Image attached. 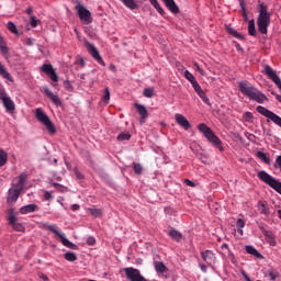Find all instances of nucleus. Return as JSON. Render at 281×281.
I'll list each match as a JSON object with an SVG mask.
<instances>
[{
  "label": "nucleus",
  "instance_id": "8",
  "mask_svg": "<svg viewBox=\"0 0 281 281\" xmlns=\"http://www.w3.org/2000/svg\"><path fill=\"white\" fill-rule=\"evenodd\" d=\"M41 69L43 74H46L53 82L58 81V74H56V70L52 64H44Z\"/></svg>",
  "mask_w": 281,
  "mask_h": 281
},
{
  "label": "nucleus",
  "instance_id": "45",
  "mask_svg": "<svg viewBox=\"0 0 281 281\" xmlns=\"http://www.w3.org/2000/svg\"><path fill=\"white\" fill-rule=\"evenodd\" d=\"M64 87H65L66 91H74V86H71V82H69V81H65Z\"/></svg>",
  "mask_w": 281,
  "mask_h": 281
},
{
  "label": "nucleus",
  "instance_id": "2",
  "mask_svg": "<svg viewBox=\"0 0 281 281\" xmlns=\"http://www.w3.org/2000/svg\"><path fill=\"white\" fill-rule=\"evenodd\" d=\"M257 25L260 34H267L268 27L271 25V13L267 11V7L265 4H260Z\"/></svg>",
  "mask_w": 281,
  "mask_h": 281
},
{
  "label": "nucleus",
  "instance_id": "11",
  "mask_svg": "<svg viewBox=\"0 0 281 281\" xmlns=\"http://www.w3.org/2000/svg\"><path fill=\"white\" fill-rule=\"evenodd\" d=\"M8 221H9V225H11L15 232H25V226L16 222V216L10 215L8 217Z\"/></svg>",
  "mask_w": 281,
  "mask_h": 281
},
{
  "label": "nucleus",
  "instance_id": "30",
  "mask_svg": "<svg viewBox=\"0 0 281 281\" xmlns=\"http://www.w3.org/2000/svg\"><path fill=\"white\" fill-rule=\"evenodd\" d=\"M64 258L68 262H76L78 260V256L76 255V252H66L64 255Z\"/></svg>",
  "mask_w": 281,
  "mask_h": 281
},
{
  "label": "nucleus",
  "instance_id": "60",
  "mask_svg": "<svg viewBox=\"0 0 281 281\" xmlns=\"http://www.w3.org/2000/svg\"><path fill=\"white\" fill-rule=\"evenodd\" d=\"M195 67L198 68V71L201 74V76H204V71L201 67H199V64H195Z\"/></svg>",
  "mask_w": 281,
  "mask_h": 281
},
{
  "label": "nucleus",
  "instance_id": "48",
  "mask_svg": "<svg viewBox=\"0 0 281 281\" xmlns=\"http://www.w3.org/2000/svg\"><path fill=\"white\" fill-rule=\"evenodd\" d=\"M274 168H279L281 172V156L277 157Z\"/></svg>",
  "mask_w": 281,
  "mask_h": 281
},
{
  "label": "nucleus",
  "instance_id": "7",
  "mask_svg": "<svg viewBox=\"0 0 281 281\" xmlns=\"http://www.w3.org/2000/svg\"><path fill=\"white\" fill-rule=\"evenodd\" d=\"M85 47L99 65H104V60L102 59V56H100V50H98L93 44L85 41Z\"/></svg>",
  "mask_w": 281,
  "mask_h": 281
},
{
  "label": "nucleus",
  "instance_id": "13",
  "mask_svg": "<svg viewBox=\"0 0 281 281\" xmlns=\"http://www.w3.org/2000/svg\"><path fill=\"white\" fill-rule=\"evenodd\" d=\"M44 93H45V95H47V98L49 100H52L53 103L56 104V106H60V104H63V102L60 101V98H58V95L54 94V92L52 90H49L48 88H44Z\"/></svg>",
  "mask_w": 281,
  "mask_h": 281
},
{
  "label": "nucleus",
  "instance_id": "19",
  "mask_svg": "<svg viewBox=\"0 0 281 281\" xmlns=\"http://www.w3.org/2000/svg\"><path fill=\"white\" fill-rule=\"evenodd\" d=\"M38 210V206L36 204H27L25 206H22L20 209V212L22 214H32V212H36Z\"/></svg>",
  "mask_w": 281,
  "mask_h": 281
},
{
  "label": "nucleus",
  "instance_id": "61",
  "mask_svg": "<svg viewBox=\"0 0 281 281\" xmlns=\"http://www.w3.org/2000/svg\"><path fill=\"white\" fill-rule=\"evenodd\" d=\"M195 67L198 68V71L201 74V76H204V71L201 67H199V64H195Z\"/></svg>",
  "mask_w": 281,
  "mask_h": 281
},
{
  "label": "nucleus",
  "instance_id": "10",
  "mask_svg": "<svg viewBox=\"0 0 281 281\" xmlns=\"http://www.w3.org/2000/svg\"><path fill=\"white\" fill-rule=\"evenodd\" d=\"M21 189H16V187L11 188L8 193L7 203H16L19 196H21Z\"/></svg>",
  "mask_w": 281,
  "mask_h": 281
},
{
  "label": "nucleus",
  "instance_id": "44",
  "mask_svg": "<svg viewBox=\"0 0 281 281\" xmlns=\"http://www.w3.org/2000/svg\"><path fill=\"white\" fill-rule=\"evenodd\" d=\"M38 26V20H36L35 15H31V27H37Z\"/></svg>",
  "mask_w": 281,
  "mask_h": 281
},
{
  "label": "nucleus",
  "instance_id": "6",
  "mask_svg": "<svg viewBox=\"0 0 281 281\" xmlns=\"http://www.w3.org/2000/svg\"><path fill=\"white\" fill-rule=\"evenodd\" d=\"M76 10L78 12V16L80 21H83L86 25H89V23H93V18H91V12L87 8H85V5L80 3V1H77Z\"/></svg>",
  "mask_w": 281,
  "mask_h": 281
},
{
  "label": "nucleus",
  "instance_id": "38",
  "mask_svg": "<svg viewBox=\"0 0 281 281\" xmlns=\"http://www.w3.org/2000/svg\"><path fill=\"white\" fill-rule=\"evenodd\" d=\"M268 276H269L270 280L276 281L277 278L280 276V273H278V271H274L273 269H269Z\"/></svg>",
  "mask_w": 281,
  "mask_h": 281
},
{
  "label": "nucleus",
  "instance_id": "47",
  "mask_svg": "<svg viewBox=\"0 0 281 281\" xmlns=\"http://www.w3.org/2000/svg\"><path fill=\"white\" fill-rule=\"evenodd\" d=\"M8 98L10 97H8V94L5 93V90L0 89V100H2L3 102L4 100H8Z\"/></svg>",
  "mask_w": 281,
  "mask_h": 281
},
{
  "label": "nucleus",
  "instance_id": "3",
  "mask_svg": "<svg viewBox=\"0 0 281 281\" xmlns=\"http://www.w3.org/2000/svg\"><path fill=\"white\" fill-rule=\"evenodd\" d=\"M198 128L200 133H203L204 137H206L210 144H212L215 148H218V150L223 153V143L221 142V138H218V136L214 135L212 128L206 126L204 123L200 124Z\"/></svg>",
  "mask_w": 281,
  "mask_h": 281
},
{
  "label": "nucleus",
  "instance_id": "55",
  "mask_svg": "<svg viewBox=\"0 0 281 281\" xmlns=\"http://www.w3.org/2000/svg\"><path fill=\"white\" fill-rule=\"evenodd\" d=\"M200 268L203 273H207V266H205V263H200Z\"/></svg>",
  "mask_w": 281,
  "mask_h": 281
},
{
  "label": "nucleus",
  "instance_id": "14",
  "mask_svg": "<svg viewBox=\"0 0 281 281\" xmlns=\"http://www.w3.org/2000/svg\"><path fill=\"white\" fill-rule=\"evenodd\" d=\"M135 109L138 111V114L140 115V123L144 124V120L148 117V110L146 109V106L139 103H135Z\"/></svg>",
  "mask_w": 281,
  "mask_h": 281
},
{
  "label": "nucleus",
  "instance_id": "27",
  "mask_svg": "<svg viewBox=\"0 0 281 281\" xmlns=\"http://www.w3.org/2000/svg\"><path fill=\"white\" fill-rule=\"evenodd\" d=\"M246 251L250 254V256H255V258H262V255L258 252L254 246H246Z\"/></svg>",
  "mask_w": 281,
  "mask_h": 281
},
{
  "label": "nucleus",
  "instance_id": "64",
  "mask_svg": "<svg viewBox=\"0 0 281 281\" xmlns=\"http://www.w3.org/2000/svg\"><path fill=\"white\" fill-rule=\"evenodd\" d=\"M40 278H41V280H44V281L49 280V278H47V276H45L43 273L40 274Z\"/></svg>",
  "mask_w": 281,
  "mask_h": 281
},
{
  "label": "nucleus",
  "instance_id": "34",
  "mask_svg": "<svg viewBox=\"0 0 281 281\" xmlns=\"http://www.w3.org/2000/svg\"><path fill=\"white\" fill-rule=\"evenodd\" d=\"M131 139V134L130 133H121L117 136L119 142H128Z\"/></svg>",
  "mask_w": 281,
  "mask_h": 281
},
{
  "label": "nucleus",
  "instance_id": "17",
  "mask_svg": "<svg viewBox=\"0 0 281 281\" xmlns=\"http://www.w3.org/2000/svg\"><path fill=\"white\" fill-rule=\"evenodd\" d=\"M25 181H27V175L22 173L18 177V182L13 184V188L23 191V187L25 186Z\"/></svg>",
  "mask_w": 281,
  "mask_h": 281
},
{
  "label": "nucleus",
  "instance_id": "4",
  "mask_svg": "<svg viewBox=\"0 0 281 281\" xmlns=\"http://www.w3.org/2000/svg\"><path fill=\"white\" fill-rule=\"evenodd\" d=\"M45 229H48L49 232H53L58 238L61 240V245L64 247H68V249H78V246H76L74 243L69 241L67 237H65V234H63L60 231H58V226L54 224H44Z\"/></svg>",
  "mask_w": 281,
  "mask_h": 281
},
{
  "label": "nucleus",
  "instance_id": "56",
  "mask_svg": "<svg viewBox=\"0 0 281 281\" xmlns=\"http://www.w3.org/2000/svg\"><path fill=\"white\" fill-rule=\"evenodd\" d=\"M71 210H72V212H77V210H80V205H78V204H72V205H71Z\"/></svg>",
  "mask_w": 281,
  "mask_h": 281
},
{
  "label": "nucleus",
  "instance_id": "26",
  "mask_svg": "<svg viewBox=\"0 0 281 281\" xmlns=\"http://www.w3.org/2000/svg\"><path fill=\"white\" fill-rule=\"evenodd\" d=\"M256 157L263 161V164H271V158L267 156L263 151H257Z\"/></svg>",
  "mask_w": 281,
  "mask_h": 281
},
{
  "label": "nucleus",
  "instance_id": "12",
  "mask_svg": "<svg viewBox=\"0 0 281 281\" xmlns=\"http://www.w3.org/2000/svg\"><path fill=\"white\" fill-rule=\"evenodd\" d=\"M176 122H177V124H179V126L184 128V131H188L192 126L190 124V121H188V119H186V116H183V114H176Z\"/></svg>",
  "mask_w": 281,
  "mask_h": 281
},
{
  "label": "nucleus",
  "instance_id": "51",
  "mask_svg": "<svg viewBox=\"0 0 281 281\" xmlns=\"http://www.w3.org/2000/svg\"><path fill=\"white\" fill-rule=\"evenodd\" d=\"M268 243L269 245H271V247H276V245H278V243L276 241V238L273 237H269Z\"/></svg>",
  "mask_w": 281,
  "mask_h": 281
},
{
  "label": "nucleus",
  "instance_id": "18",
  "mask_svg": "<svg viewBox=\"0 0 281 281\" xmlns=\"http://www.w3.org/2000/svg\"><path fill=\"white\" fill-rule=\"evenodd\" d=\"M0 52L4 58H10V49L8 48V45L5 44V41H3V37L0 35Z\"/></svg>",
  "mask_w": 281,
  "mask_h": 281
},
{
  "label": "nucleus",
  "instance_id": "16",
  "mask_svg": "<svg viewBox=\"0 0 281 281\" xmlns=\"http://www.w3.org/2000/svg\"><path fill=\"white\" fill-rule=\"evenodd\" d=\"M165 5L172 12L173 14H179V7L175 2V0H162Z\"/></svg>",
  "mask_w": 281,
  "mask_h": 281
},
{
  "label": "nucleus",
  "instance_id": "25",
  "mask_svg": "<svg viewBox=\"0 0 281 281\" xmlns=\"http://www.w3.org/2000/svg\"><path fill=\"white\" fill-rule=\"evenodd\" d=\"M2 102H3L4 109H7V111H14V109H15L14 101H12V99L10 97L4 99Z\"/></svg>",
  "mask_w": 281,
  "mask_h": 281
},
{
  "label": "nucleus",
  "instance_id": "50",
  "mask_svg": "<svg viewBox=\"0 0 281 281\" xmlns=\"http://www.w3.org/2000/svg\"><path fill=\"white\" fill-rule=\"evenodd\" d=\"M236 225L237 227L243 228L245 227V221H243V218H238Z\"/></svg>",
  "mask_w": 281,
  "mask_h": 281
},
{
  "label": "nucleus",
  "instance_id": "57",
  "mask_svg": "<svg viewBox=\"0 0 281 281\" xmlns=\"http://www.w3.org/2000/svg\"><path fill=\"white\" fill-rule=\"evenodd\" d=\"M77 179H85V176L82 173H80V171H76L75 172Z\"/></svg>",
  "mask_w": 281,
  "mask_h": 281
},
{
  "label": "nucleus",
  "instance_id": "20",
  "mask_svg": "<svg viewBox=\"0 0 281 281\" xmlns=\"http://www.w3.org/2000/svg\"><path fill=\"white\" fill-rule=\"evenodd\" d=\"M125 8L130 10H137L139 5L137 4V0H121Z\"/></svg>",
  "mask_w": 281,
  "mask_h": 281
},
{
  "label": "nucleus",
  "instance_id": "41",
  "mask_svg": "<svg viewBox=\"0 0 281 281\" xmlns=\"http://www.w3.org/2000/svg\"><path fill=\"white\" fill-rule=\"evenodd\" d=\"M145 98H153L155 95V90L153 88H146L144 90Z\"/></svg>",
  "mask_w": 281,
  "mask_h": 281
},
{
  "label": "nucleus",
  "instance_id": "15",
  "mask_svg": "<svg viewBox=\"0 0 281 281\" xmlns=\"http://www.w3.org/2000/svg\"><path fill=\"white\" fill-rule=\"evenodd\" d=\"M258 212H260V214H263V216H269V214H270L269 204L265 201H259L258 202Z\"/></svg>",
  "mask_w": 281,
  "mask_h": 281
},
{
  "label": "nucleus",
  "instance_id": "31",
  "mask_svg": "<svg viewBox=\"0 0 281 281\" xmlns=\"http://www.w3.org/2000/svg\"><path fill=\"white\" fill-rule=\"evenodd\" d=\"M149 2L155 8V10H157V12H159V14L164 15V9L159 4V1H157V0H149Z\"/></svg>",
  "mask_w": 281,
  "mask_h": 281
},
{
  "label": "nucleus",
  "instance_id": "62",
  "mask_svg": "<svg viewBox=\"0 0 281 281\" xmlns=\"http://www.w3.org/2000/svg\"><path fill=\"white\" fill-rule=\"evenodd\" d=\"M25 12H26V14H29V16H34L32 14V12H33L32 8H27Z\"/></svg>",
  "mask_w": 281,
  "mask_h": 281
},
{
  "label": "nucleus",
  "instance_id": "37",
  "mask_svg": "<svg viewBox=\"0 0 281 281\" xmlns=\"http://www.w3.org/2000/svg\"><path fill=\"white\" fill-rule=\"evenodd\" d=\"M50 186H53V188H56L58 192H67V189L58 182H50Z\"/></svg>",
  "mask_w": 281,
  "mask_h": 281
},
{
  "label": "nucleus",
  "instance_id": "43",
  "mask_svg": "<svg viewBox=\"0 0 281 281\" xmlns=\"http://www.w3.org/2000/svg\"><path fill=\"white\" fill-rule=\"evenodd\" d=\"M244 120H245V122H251L254 120V113L245 112L244 113Z\"/></svg>",
  "mask_w": 281,
  "mask_h": 281
},
{
  "label": "nucleus",
  "instance_id": "58",
  "mask_svg": "<svg viewBox=\"0 0 281 281\" xmlns=\"http://www.w3.org/2000/svg\"><path fill=\"white\" fill-rule=\"evenodd\" d=\"M235 47H236L237 52H243V46H240L238 44V42H235Z\"/></svg>",
  "mask_w": 281,
  "mask_h": 281
},
{
  "label": "nucleus",
  "instance_id": "54",
  "mask_svg": "<svg viewBox=\"0 0 281 281\" xmlns=\"http://www.w3.org/2000/svg\"><path fill=\"white\" fill-rule=\"evenodd\" d=\"M243 10V16L247 21V10L245 9V4L240 3Z\"/></svg>",
  "mask_w": 281,
  "mask_h": 281
},
{
  "label": "nucleus",
  "instance_id": "9",
  "mask_svg": "<svg viewBox=\"0 0 281 281\" xmlns=\"http://www.w3.org/2000/svg\"><path fill=\"white\" fill-rule=\"evenodd\" d=\"M202 260L209 265V267H212L216 262V255L212 250H204L201 252Z\"/></svg>",
  "mask_w": 281,
  "mask_h": 281
},
{
  "label": "nucleus",
  "instance_id": "33",
  "mask_svg": "<svg viewBox=\"0 0 281 281\" xmlns=\"http://www.w3.org/2000/svg\"><path fill=\"white\" fill-rule=\"evenodd\" d=\"M198 95H199V98H201V100H202V102H204V104H207V106H212V103L210 102V98H207V94H205V91L201 92Z\"/></svg>",
  "mask_w": 281,
  "mask_h": 281
},
{
  "label": "nucleus",
  "instance_id": "5",
  "mask_svg": "<svg viewBox=\"0 0 281 281\" xmlns=\"http://www.w3.org/2000/svg\"><path fill=\"white\" fill-rule=\"evenodd\" d=\"M35 117L36 120H38V122H41L42 124H44V126H46L50 135H54L56 133V126H54V123H52V120H49V116H47V114H45V112H43L41 108L36 109Z\"/></svg>",
  "mask_w": 281,
  "mask_h": 281
},
{
  "label": "nucleus",
  "instance_id": "1",
  "mask_svg": "<svg viewBox=\"0 0 281 281\" xmlns=\"http://www.w3.org/2000/svg\"><path fill=\"white\" fill-rule=\"evenodd\" d=\"M238 89L243 95H246V98H249V100H254V102H258V104H263L267 102V100H269L265 93L260 92V90L248 81L239 82Z\"/></svg>",
  "mask_w": 281,
  "mask_h": 281
},
{
  "label": "nucleus",
  "instance_id": "22",
  "mask_svg": "<svg viewBox=\"0 0 281 281\" xmlns=\"http://www.w3.org/2000/svg\"><path fill=\"white\" fill-rule=\"evenodd\" d=\"M0 76H2L4 78V80H9L10 82L13 81L12 75H10L8 72V69L5 68V66L3 64H1V61H0Z\"/></svg>",
  "mask_w": 281,
  "mask_h": 281
},
{
  "label": "nucleus",
  "instance_id": "46",
  "mask_svg": "<svg viewBox=\"0 0 281 281\" xmlns=\"http://www.w3.org/2000/svg\"><path fill=\"white\" fill-rule=\"evenodd\" d=\"M44 199L46 201H52V199H54V195H52V192L50 191H45L44 192Z\"/></svg>",
  "mask_w": 281,
  "mask_h": 281
},
{
  "label": "nucleus",
  "instance_id": "63",
  "mask_svg": "<svg viewBox=\"0 0 281 281\" xmlns=\"http://www.w3.org/2000/svg\"><path fill=\"white\" fill-rule=\"evenodd\" d=\"M271 93H272V95H276L278 102L281 103V95H280V94H277L276 92H271Z\"/></svg>",
  "mask_w": 281,
  "mask_h": 281
},
{
  "label": "nucleus",
  "instance_id": "23",
  "mask_svg": "<svg viewBox=\"0 0 281 281\" xmlns=\"http://www.w3.org/2000/svg\"><path fill=\"white\" fill-rule=\"evenodd\" d=\"M226 32L231 34V36H234L235 38H239V41H245V35L238 33L234 27L227 26Z\"/></svg>",
  "mask_w": 281,
  "mask_h": 281
},
{
  "label": "nucleus",
  "instance_id": "42",
  "mask_svg": "<svg viewBox=\"0 0 281 281\" xmlns=\"http://www.w3.org/2000/svg\"><path fill=\"white\" fill-rule=\"evenodd\" d=\"M192 87H193L195 93H198V95H199L200 93H203V89L201 88V85H199V81L193 82V83H192Z\"/></svg>",
  "mask_w": 281,
  "mask_h": 281
},
{
  "label": "nucleus",
  "instance_id": "53",
  "mask_svg": "<svg viewBox=\"0 0 281 281\" xmlns=\"http://www.w3.org/2000/svg\"><path fill=\"white\" fill-rule=\"evenodd\" d=\"M221 249H222V251H225V254H227V251H229V245L223 244Z\"/></svg>",
  "mask_w": 281,
  "mask_h": 281
},
{
  "label": "nucleus",
  "instance_id": "49",
  "mask_svg": "<svg viewBox=\"0 0 281 281\" xmlns=\"http://www.w3.org/2000/svg\"><path fill=\"white\" fill-rule=\"evenodd\" d=\"M186 186H189V188H196V184L192 182L190 179L184 180Z\"/></svg>",
  "mask_w": 281,
  "mask_h": 281
},
{
  "label": "nucleus",
  "instance_id": "40",
  "mask_svg": "<svg viewBox=\"0 0 281 281\" xmlns=\"http://www.w3.org/2000/svg\"><path fill=\"white\" fill-rule=\"evenodd\" d=\"M109 100H111V90H109V88H105L104 95H103V102H105V104H109Z\"/></svg>",
  "mask_w": 281,
  "mask_h": 281
},
{
  "label": "nucleus",
  "instance_id": "52",
  "mask_svg": "<svg viewBox=\"0 0 281 281\" xmlns=\"http://www.w3.org/2000/svg\"><path fill=\"white\" fill-rule=\"evenodd\" d=\"M87 243H88V245L93 246V245H95V238L94 237H88Z\"/></svg>",
  "mask_w": 281,
  "mask_h": 281
},
{
  "label": "nucleus",
  "instance_id": "32",
  "mask_svg": "<svg viewBox=\"0 0 281 281\" xmlns=\"http://www.w3.org/2000/svg\"><path fill=\"white\" fill-rule=\"evenodd\" d=\"M184 78H187V80H189V82H191V85H194V82H196V78H194V75H192V72H190V70L184 71Z\"/></svg>",
  "mask_w": 281,
  "mask_h": 281
},
{
  "label": "nucleus",
  "instance_id": "29",
  "mask_svg": "<svg viewBox=\"0 0 281 281\" xmlns=\"http://www.w3.org/2000/svg\"><path fill=\"white\" fill-rule=\"evenodd\" d=\"M8 164V153L0 149V168H3Z\"/></svg>",
  "mask_w": 281,
  "mask_h": 281
},
{
  "label": "nucleus",
  "instance_id": "28",
  "mask_svg": "<svg viewBox=\"0 0 281 281\" xmlns=\"http://www.w3.org/2000/svg\"><path fill=\"white\" fill-rule=\"evenodd\" d=\"M248 34L250 36H256V21L254 20L248 21Z\"/></svg>",
  "mask_w": 281,
  "mask_h": 281
},
{
  "label": "nucleus",
  "instance_id": "24",
  "mask_svg": "<svg viewBox=\"0 0 281 281\" xmlns=\"http://www.w3.org/2000/svg\"><path fill=\"white\" fill-rule=\"evenodd\" d=\"M169 236L176 240L177 243H181L182 238H183V235L177 231V229H172L169 232Z\"/></svg>",
  "mask_w": 281,
  "mask_h": 281
},
{
  "label": "nucleus",
  "instance_id": "39",
  "mask_svg": "<svg viewBox=\"0 0 281 281\" xmlns=\"http://www.w3.org/2000/svg\"><path fill=\"white\" fill-rule=\"evenodd\" d=\"M89 212L92 216H95V218H98V216H102V210L100 209L92 207L89 209Z\"/></svg>",
  "mask_w": 281,
  "mask_h": 281
},
{
  "label": "nucleus",
  "instance_id": "35",
  "mask_svg": "<svg viewBox=\"0 0 281 281\" xmlns=\"http://www.w3.org/2000/svg\"><path fill=\"white\" fill-rule=\"evenodd\" d=\"M7 27L9 32H12V34H19V30H16V24L13 22H8Z\"/></svg>",
  "mask_w": 281,
  "mask_h": 281
},
{
  "label": "nucleus",
  "instance_id": "59",
  "mask_svg": "<svg viewBox=\"0 0 281 281\" xmlns=\"http://www.w3.org/2000/svg\"><path fill=\"white\" fill-rule=\"evenodd\" d=\"M195 67L198 68V71L201 74V76H204V71L201 67H199V64H195Z\"/></svg>",
  "mask_w": 281,
  "mask_h": 281
},
{
  "label": "nucleus",
  "instance_id": "36",
  "mask_svg": "<svg viewBox=\"0 0 281 281\" xmlns=\"http://www.w3.org/2000/svg\"><path fill=\"white\" fill-rule=\"evenodd\" d=\"M133 170H134L135 175H142V172H144V168L142 167V165H139L137 162H134Z\"/></svg>",
  "mask_w": 281,
  "mask_h": 281
},
{
  "label": "nucleus",
  "instance_id": "21",
  "mask_svg": "<svg viewBox=\"0 0 281 281\" xmlns=\"http://www.w3.org/2000/svg\"><path fill=\"white\" fill-rule=\"evenodd\" d=\"M154 267L157 273H168V268L161 261H155Z\"/></svg>",
  "mask_w": 281,
  "mask_h": 281
}]
</instances>
